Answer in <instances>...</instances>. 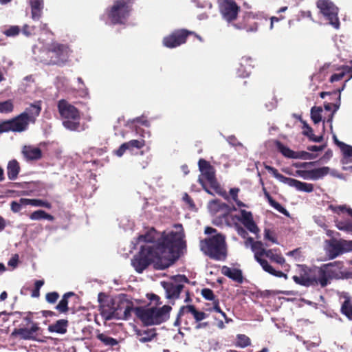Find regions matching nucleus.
<instances>
[{
  "instance_id": "nucleus-10",
  "label": "nucleus",
  "mask_w": 352,
  "mask_h": 352,
  "mask_svg": "<svg viewBox=\"0 0 352 352\" xmlns=\"http://www.w3.org/2000/svg\"><path fill=\"white\" fill-rule=\"evenodd\" d=\"M251 249L254 253L255 260L260 264L265 272L276 277L287 278L286 274L281 271L276 270L266 259L263 258L267 250L264 248L263 243L261 241H256L252 244Z\"/></svg>"
},
{
  "instance_id": "nucleus-2",
  "label": "nucleus",
  "mask_w": 352,
  "mask_h": 352,
  "mask_svg": "<svg viewBox=\"0 0 352 352\" xmlns=\"http://www.w3.org/2000/svg\"><path fill=\"white\" fill-rule=\"evenodd\" d=\"M296 274L292 279L295 283L304 287H316L325 284L326 280L321 273L320 267H309L306 265H297Z\"/></svg>"
},
{
  "instance_id": "nucleus-19",
  "label": "nucleus",
  "mask_w": 352,
  "mask_h": 352,
  "mask_svg": "<svg viewBox=\"0 0 352 352\" xmlns=\"http://www.w3.org/2000/svg\"><path fill=\"white\" fill-rule=\"evenodd\" d=\"M114 312L118 318L115 320H127L131 316V313H135V308L132 301L126 298H119L118 300L114 299Z\"/></svg>"
},
{
  "instance_id": "nucleus-22",
  "label": "nucleus",
  "mask_w": 352,
  "mask_h": 352,
  "mask_svg": "<svg viewBox=\"0 0 352 352\" xmlns=\"http://www.w3.org/2000/svg\"><path fill=\"white\" fill-rule=\"evenodd\" d=\"M330 168L323 166L311 170H298L296 173L304 179L318 180L329 173Z\"/></svg>"
},
{
  "instance_id": "nucleus-48",
  "label": "nucleus",
  "mask_w": 352,
  "mask_h": 352,
  "mask_svg": "<svg viewBox=\"0 0 352 352\" xmlns=\"http://www.w3.org/2000/svg\"><path fill=\"white\" fill-rule=\"evenodd\" d=\"M14 110V104L12 100L0 102V113H9Z\"/></svg>"
},
{
  "instance_id": "nucleus-4",
  "label": "nucleus",
  "mask_w": 352,
  "mask_h": 352,
  "mask_svg": "<svg viewBox=\"0 0 352 352\" xmlns=\"http://www.w3.org/2000/svg\"><path fill=\"white\" fill-rule=\"evenodd\" d=\"M57 109L62 120L63 126L67 130L72 131H80V111L74 105L65 99L58 101Z\"/></svg>"
},
{
  "instance_id": "nucleus-42",
  "label": "nucleus",
  "mask_w": 352,
  "mask_h": 352,
  "mask_svg": "<svg viewBox=\"0 0 352 352\" xmlns=\"http://www.w3.org/2000/svg\"><path fill=\"white\" fill-rule=\"evenodd\" d=\"M254 60L250 56H243L240 60V66L244 70L245 76H248L251 72V69L254 67Z\"/></svg>"
},
{
  "instance_id": "nucleus-29",
  "label": "nucleus",
  "mask_w": 352,
  "mask_h": 352,
  "mask_svg": "<svg viewBox=\"0 0 352 352\" xmlns=\"http://www.w3.org/2000/svg\"><path fill=\"white\" fill-rule=\"evenodd\" d=\"M69 322L65 319H60L56 321L52 324L48 326V331L50 332H55L60 334H65L67 331Z\"/></svg>"
},
{
  "instance_id": "nucleus-20",
  "label": "nucleus",
  "mask_w": 352,
  "mask_h": 352,
  "mask_svg": "<svg viewBox=\"0 0 352 352\" xmlns=\"http://www.w3.org/2000/svg\"><path fill=\"white\" fill-rule=\"evenodd\" d=\"M343 268L344 264L342 261H334L320 267V270L326 280L325 284H322V287H325L331 279L339 278Z\"/></svg>"
},
{
  "instance_id": "nucleus-45",
  "label": "nucleus",
  "mask_w": 352,
  "mask_h": 352,
  "mask_svg": "<svg viewBox=\"0 0 352 352\" xmlns=\"http://www.w3.org/2000/svg\"><path fill=\"white\" fill-rule=\"evenodd\" d=\"M322 112L321 107L314 106L311 109V118L314 124H318L322 120Z\"/></svg>"
},
{
  "instance_id": "nucleus-30",
  "label": "nucleus",
  "mask_w": 352,
  "mask_h": 352,
  "mask_svg": "<svg viewBox=\"0 0 352 352\" xmlns=\"http://www.w3.org/2000/svg\"><path fill=\"white\" fill-rule=\"evenodd\" d=\"M32 18L34 21L38 20L43 12V0H30Z\"/></svg>"
},
{
  "instance_id": "nucleus-57",
  "label": "nucleus",
  "mask_w": 352,
  "mask_h": 352,
  "mask_svg": "<svg viewBox=\"0 0 352 352\" xmlns=\"http://www.w3.org/2000/svg\"><path fill=\"white\" fill-rule=\"evenodd\" d=\"M346 74V72H341L338 74H333L330 78V82H334L342 80Z\"/></svg>"
},
{
  "instance_id": "nucleus-54",
  "label": "nucleus",
  "mask_w": 352,
  "mask_h": 352,
  "mask_svg": "<svg viewBox=\"0 0 352 352\" xmlns=\"http://www.w3.org/2000/svg\"><path fill=\"white\" fill-rule=\"evenodd\" d=\"M183 201L188 206L190 209L195 208V204L192 199L188 195L187 192H185L182 197Z\"/></svg>"
},
{
  "instance_id": "nucleus-62",
  "label": "nucleus",
  "mask_w": 352,
  "mask_h": 352,
  "mask_svg": "<svg viewBox=\"0 0 352 352\" xmlns=\"http://www.w3.org/2000/svg\"><path fill=\"white\" fill-rule=\"evenodd\" d=\"M324 148V146H316V145H312L307 147V150L309 151L316 152V151H322Z\"/></svg>"
},
{
  "instance_id": "nucleus-39",
  "label": "nucleus",
  "mask_w": 352,
  "mask_h": 352,
  "mask_svg": "<svg viewBox=\"0 0 352 352\" xmlns=\"http://www.w3.org/2000/svg\"><path fill=\"white\" fill-rule=\"evenodd\" d=\"M96 338L107 346L113 347L118 344V341L116 339L109 336L106 333H100L98 331Z\"/></svg>"
},
{
  "instance_id": "nucleus-9",
  "label": "nucleus",
  "mask_w": 352,
  "mask_h": 352,
  "mask_svg": "<svg viewBox=\"0 0 352 352\" xmlns=\"http://www.w3.org/2000/svg\"><path fill=\"white\" fill-rule=\"evenodd\" d=\"M199 170L201 175L208 181L210 187L215 192L221 196L223 199L229 200V195L226 190L221 186L215 176V168L209 162L204 159H199L198 162Z\"/></svg>"
},
{
  "instance_id": "nucleus-63",
  "label": "nucleus",
  "mask_w": 352,
  "mask_h": 352,
  "mask_svg": "<svg viewBox=\"0 0 352 352\" xmlns=\"http://www.w3.org/2000/svg\"><path fill=\"white\" fill-rule=\"evenodd\" d=\"M212 309L217 313L221 312V309L219 306V300L218 298L213 301V307Z\"/></svg>"
},
{
  "instance_id": "nucleus-25",
  "label": "nucleus",
  "mask_w": 352,
  "mask_h": 352,
  "mask_svg": "<svg viewBox=\"0 0 352 352\" xmlns=\"http://www.w3.org/2000/svg\"><path fill=\"white\" fill-rule=\"evenodd\" d=\"M21 153L27 161L38 160L42 158V151L38 147L25 145L22 148Z\"/></svg>"
},
{
  "instance_id": "nucleus-59",
  "label": "nucleus",
  "mask_w": 352,
  "mask_h": 352,
  "mask_svg": "<svg viewBox=\"0 0 352 352\" xmlns=\"http://www.w3.org/2000/svg\"><path fill=\"white\" fill-rule=\"evenodd\" d=\"M18 262L19 255L16 254L9 260L8 265L10 267H12L13 268H15L18 265Z\"/></svg>"
},
{
  "instance_id": "nucleus-26",
  "label": "nucleus",
  "mask_w": 352,
  "mask_h": 352,
  "mask_svg": "<svg viewBox=\"0 0 352 352\" xmlns=\"http://www.w3.org/2000/svg\"><path fill=\"white\" fill-rule=\"evenodd\" d=\"M41 111L40 103L32 104L30 107H27L21 114L25 115L27 121L30 124H34L36 118L39 116Z\"/></svg>"
},
{
  "instance_id": "nucleus-35",
  "label": "nucleus",
  "mask_w": 352,
  "mask_h": 352,
  "mask_svg": "<svg viewBox=\"0 0 352 352\" xmlns=\"http://www.w3.org/2000/svg\"><path fill=\"white\" fill-rule=\"evenodd\" d=\"M137 336L139 337V341L142 343H145L151 341L156 336L155 329H147V330H138L137 331Z\"/></svg>"
},
{
  "instance_id": "nucleus-44",
  "label": "nucleus",
  "mask_w": 352,
  "mask_h": 352,
  "mask_svg": "<svg viewBox=\"0 0 352 352\" xmlns=\"http://www.w3.org/2000/svg\"><path fill=\"white\" fill-rule=\"evenodd\" d=\"M340 312L349 320H352V303L349 298H346L342 302Z\"/></svg>"
},
{
  "instance_id": "nucleus-49",
  "label": "nucleus",
  "mask_w": 352,
  "mask_h": 352,
  "mask_svg": "<svg viewBox=\"0 0 352 352\" xmlns=\"http://www.w3.org/2000/svg\"><path fill=\"white\" fill-rule=\"evenodd\" d=\"M201 296L208 300L214 301L217 298H216L213 291L209 288H204L201 292Z\"/></svg>"
},
{
  "instance_id": "nucleus-23",
  "label": "nucleus",
  "mask_w": 352,
  "mask_h": 352,
  "mask_svg": "<svg viewBox=\"0 0 352 352\" xmlns=\"http://www.w3.org/2000/svg\"><path fill=\"white\" fill-rule=\"evenodd\" d=\"M241 216L237 219L244 227L253 234H257L259 228L254 221L252 213L245 210H240Z\"/></svg>"
},
{
  "instance_id": "nucleus-38",
  "label": "nucleus",
  "mask_w": 352,
  "mask_h": 352,
  "mask_svg": "<svg viewBox=\"0 0 352 352\" xmlns=\"http://www.w3.org/2000/svg\"><path fill=\"white\" fill-rule=\"evenodd\" d=\"M157 231L151 228L144 234H140L137 238V242L154 243L156 240Z\"/></svg>"
},
{
  "instance_id": "nucleus-64",
  "label": "nucleus",
  "mask_w": 352,
  "mask_h": 352,
  "mask_svg": "<svg viewBox=\"0 0 352 352\" xmlns=\"http://www.w3.org/2000/svg\"><path fill=\"white\" fill-rule=\"evenodd\" d=\"M196 325L195 327V329H204L208 327L209 322H196Z\"/></svg>"
},
{
  "instance_id": "nucleus-15",
  "label": "nucleus",
  "mask_w": 352,
  "mask_h": 352,
  "mask_svg": "<svg viewBox=\"0 0 352 352\" xmlns=\"http://www.w3.org/2000/svg\"><path fill=\"white\" fill-rule=\"evenodd\" d=\"M29 124L30 123L27 121L25 115L20 113L10 120L0 123V134L9 131L23 132L28 129Z\"/></svg>"
},
{
  "instance_id": "nucleus-51",
  "label": "nucleus",
  "mask_w": 352,
  "mask_h": 352,
  "mask_svg": "<svg viewBox=\"0 0 352 352\" xmlns=\"http://www.w3.org/2000/svg\"><path fill=\"white\" fill-rule=\"evenodd\" d=\"M44 285V280H38L34 283V289L32 292V297L38 298L40 296V289Z\"/></svg>"
},
{
  "instance_id": "nucleus-3",
  "label": "nucleus",
  "mask_w": 352,
  "mask_h": 352,
  "mask_svg": "<svg viewBox=\"0 0 352 352\" xmlns=\"http://www.w3.org/2000/svg\"><path fill=\"white\" fill-rule=\"evenodd\" d=\"M201 250L210 258L215 261H225L227 257L226 237L222 234L201 240Z\"/></svg>"
},
{
  "instance_id": "nucleus-40",
  "label": "nucleus",
  "mask_w": 352,
  "mask_h": 352,
  "mask_svg": "<svg viewBox=\"0 0 352 352\" xmlns=\"http://www.w3.org/2000/svg\"><path fill=\"white\" fill-rule=\"evenodd\" d=\"M275 146L277 150L285 157L289 159H294L296 151H292L289 147L285 146L279 140H276Z\"/></svg>"
},
{
  "instance_id": "nucleus-16",
  "label": "nucleus",
  "mask_w": 352,
  "mask_h": 352,
  "mask_svg": "<svg viewBox=\"0 0 352 352\" xmlns=\"http://www.w3.org/2000/svg\"><path fill=\"white\" fill-rule=\"evenodd\" d=\"M98 300L100 314L105 321L115 320V318L118 317L116 316V314L115 315L113 298L100 292L98 294Z\"/></svg>"
},
{
  "instance_id": "nucleus-52",
  "label": "nucleus",
  "mask_w": 352,
  "mask_h": 352,
  "mask_svg": "<svg viewBox=\"0 0 352 352\" xmlns=\"http://www.w3.org/2000/svg\"><path fill=\"white\" fill-rule=\"evenodd\" d=\"M59 298V294L56 292L47 293L45 300L48 303L54 304Z\"/></svg>"
},
{
  "instance_id": "nucleus-11",
  "label": "nucleus",
  "mask_w": 352,
  "mask_h": 352,
  "mask_svg": "<svg viewBox=\"0 0 352 352\" xmlns=\"http://www.w3.org/2000/svg\"><path fill=\"white\" fill-rule=\"evenodd\" d=\"M170 282L162 281V286L166 292V297L169 300H176L184 287V283H188L189 279L185 276L178 274L171 277Z\"/></svg>"
},
{
  "instance_id": "nucleus-21",
  "label": "nucleus",
  "mask_w": 352,
  "mask_h": 352,
  "mask_svg": "<svg viewBox=\"0 0 352 352\" xmlns=\"http://www.w3.org/2000/svg\"><path fill=\"white\" fill-rule=\"evenodd\" d=\"M219 9L223 18L228 22L234 21L239 11V7L234 0H223Z\"/></svg>"
},
{
  "instance_id": "nucleus-55",
  "label": "nucleus",
  "mask_w": 352,
  "mask_h": 352,
  "mask_svg": "<svg viewBox=\"0 0 352 352\" xmlns=\"http://www.w3.org/2000/svg\"><path fill=\"white\" fill-rule=\"evenodd\" d=\"M22 206H25L24 204L21 203V199H19V201L17 202L16 201H13L11 202L10 207L11 210L14 212H18L21 210Z\"/></svg>"
},
{
  "instance_id": "nucleus-6",
  "label": "nucleus",
  "mask_w": 352,
  "mask_h": 352,
  "mask_svg": "<svg viewBox=\"0 0 352 352\" xmlns=\"http://www.w3.org/2000/svg\"><path fill=\"white\" fill-rule=\"evenodd\" d=\"M71 50L67 45L52 42L44 49L41 61L48 65H64L69 60Z\"/></svg>"
},
{
  "instance_id": "nucleus-61",
  "label": "nucleus",
  "mask_w": 352,
  "mask_h": 352,
  "mask_svg": "<svg viewBox=\"0 0 352 352\" xmlns=\"http://www.w3.org/2000/svg\"><path fill=\"white\" fill-rule=\"evenodd\" d=\"M198 182L201 185L203 189L209 195H214V194L208 188V187L206 185V183L204 182V179L199 177L198 179Z\"/></svg>"
},
{
  "instance_id": "nucleus-31",
  "label": "nucleus",
  "mask_w": 352,
  "mask_h": 352,
  "mask_svg": "<svg viewBox=\"0 0 352 352\" xmlns=\"http://www.w3.org/2000/svg\"><path fill=\"white\" fill-rule=\"evenodd\" d=\"M333 138L336 144L340 146L343 153V163L352 162V146L338 141L336 135Z\"/></svg>"
},
{
  "instance_id": "nucleus-32",
  "label": "nucleus",
  "mask_w": 352,
  "mask_h": 352,
  "mask_svg": "<svg viewBox=\"0 0 352 352\" xmlns=\"http://www.w3.org/2000/svg\"><path fill=\"white\" fill-rule=\"evenodd\" d=\"M71 297H75L77 298V295L73 292H69L62 297L58 304L56 306V309L61 314H65L69 311L68 307V299Z\"/></svg>"
},
{
  "instance_id": "nucleus-58",
  "label": "nucleus",
  "mask_w": 352,
  "mask_h": 352,
  "mask_svg": "<svg viewBox=\"0 0 352 352\" xmlns=\"http://www.w3.org/2000/svg\"><path fill=\"white\" fill-rule=\"evenodd\" d=\"M127 150L126 144L123 143L114 151V153L118 157H122Z\"/></svg>"
},
{
  "instance_id": "nucleus-34",
  "label": "nucleus",
  "mask_w": 352,
  "mask_h": 352,
  "mask_svg": "<svg viewBox=\"0 0 352 352\" xmlns=\"http://www.w3.org/2000/svg\"><path fill=\"white\" fill-rule=\"evenodd\" d=\"M210 208L216 212L219 210H224L226 213H229L232 210H236V208L233 206L231 208L226 203L221 202L219 199H213L210 201Z\"/></svg>"
},
{
  "instance_id": "nucleus-37",
  "label": "nucleus",
  "mask_w": 352,
  "mask_h": 352,
  "mask_svg": "<svg viewBox=\"0 0 352 352\" xmlns=\"http://www.w3.org/2000/svg\"><path fill=\"white\" fill-rule=\"evenodd\" d=\"M303 123V131L302 134L307 136L309 140L314 142H320L323 140V136H316L314 133L313 129L309 125L305 122L302 121Z\"/></svg>"
},
{
  "instance_id": "nucleus-43",
  "label": "nucleus",
  "mask_w": 352,
  "mask_h": 352,
  "mask_svg": "<svg viewBox=\"0 0 352 352\" xmlns=\"http://www.w3.org/2000/svg\"><path fill=\"white\" fill-rule=\"evenodd\" d=\"M30 218L32 220H41L47 219L52 221L54 220V217L52 214L47 213L45 211L42 210H38L30 214Z\"/></svg>"
},
{
  "instance_id": "nucleus-56",
  "label": "nucleus",
  "mask_w": 352,
  "mask_h": 352,
  "mask_svg": "<svg viewBox=\"0 0 352 352\" xmlns=\"http://www.w3.org/2000/svg\"><path fill=\"white\" fill-rule=\"evenodd\" d=\"M264 238L272 242L273 243L278 244L276 238L273 235V232L270 230H265Z\"/></svg>"
},
{
  "instance_id": "nucleus-24",
  "label": "nucleus",
  "mask_w": 352,
  "mask_h": 352,
  "mask_svg": "<svg viewBox=\"0 0 352 352\" xmlns=\"http://www.w3.org/2000/svg\"><path fill=\"white\" fill-rule=\"evenodd\" d=\"M186 314H191L195 322H201L208 316L205 312L198 310L193 305H183L179 308V316Z\"/></svg>"
},
{
  "instance_id": "nucleus-41",
  "label": "nucleus",
  "mask_w": 352,
  "mask_h": 352,
  "mask_svg": "<svg viewBox=\"0 0 352 352\" xmlns=\"http://www.w3.org/2000/svg\"><path fill=\"white\" fill-rule=\"evenodd\" d=\"M265 197L267 199L270 205L281 214L289 216V212L278 202L276 201L270 195L269 192H265Z\"/></svg>"
},
{
  "instance_id": "nucleus-60",
  "label": "nucleus",
  "mask_w": 352,
  "mask_h": 352,
  "mask_svg": "<svg viewBox=\"0 0 352 352\" xmlns=\"http://www.w3.org/2000/svg\"><path fill=\"white\" fill-rule=\"evenodd\" d=\"M239 190H240L238 188H232L230 190V195L231 196L234 201L238 199V193Z\"/></svg>"
},
{
  "instance_id": "nucleus-50",
  "label": "nucleus",
  "mask_w": 352,
  "mask_h": 352,
  "mask_svg": "<svg viewBox=\"0 0 352 352\" xmlns=\"http://www.w3.org/2000/svg\"><path fill=\"white\" fill-rule=\"evenodd\" d=\"M20 32V28L17 25L10 26L8 29L3 32L7 36H16Z\"/></svg>"
},
{
  "instance_id": "nucleus-13",
  "label": "nucleus",
  "mask_w": 352,
  "mask_h": 352,
  "mask_svg": "<svg viewBox=\"0 0 352 352\" xmlns=\"http://www.w3.org/2000/svg\"><path fill=\"white\" fill-rule=\"evenodd\" d=\"M265 168L271 173L273 176L278 179L280 182L287 184L290 186L294 187L296 190L302 192H311L314 190V185L312 184H308L300 182L296 179L291 177H287L282 174L279 173L278 170L274 167L269 166L265 163L263 164Z\"/></svg>"
},
{
  "instance_id": "nucleus-8",
  "label": "nucleus",
  "mask_w": 352,
  "mask_h": 352,
  "mask_svg": "<svg viewBox=\"0 0 352 352\" xmlns=\"http://www.w3.org/2000/svg\"><path fill=\"white\" fill-rule=\"evenodd\" d=\"M133 0H116L107 10V14L113 25L124 24L132 10Z\"/></svg>"
},
{
  "instance_id": "nucleus-14",
  "label": "nucleus",
  "mask_w": 352,
  "mask_h": 352,
  "mask_svg": "<svg viewBox=\"0 0 352 352\" xmlns=\"http://www.w3.org/2000/svg\"><path fill=\"white\" fill-rule=\"evenodd\" d=\"M328 209L338 215L346 213L351 219L344 218V217L341 219H336L335 223L338 230L347 233H352V209L347 208L346 205L334 206L332 204L329 206Z\"/></svg>"
},
{
  "instance_id": "nucleus-33",
  "label": "nucleus",
  "mask_w": 352,
  "mask_h": 352,
  "mask_svg": "<svg viewBox=\"0 0 352 352\" xmlns=\"http://www.w3.org/2000/svg\"><path fill=\"white\" fill-rule=\"evenodd\" d=\"M21 167L16 160H10L7 166V175L10 180H14L17 178Z\"/></svg>"
},
{
  "instance_id": "nucleus-53",
  "label": "nucleus",
  "mask_w": 352,
  "mask_h": 352,
  "mask_svg": "<svg viewBox=\"0 0 352 352\" xmlns=\"http://www.w3.org/2000/svg\"><path fill=\"white\" fill-rule=\"evenodd\" d=\"M313 158L314 155L311 153H309L307 151H298L295 153L294 159L310 160Z\"/></svg>"
},
{
  "instance_id": "nucleus-12",
  "label": "nucleus",
  "mask_w": 352,
  "mask_h": 352,
  "mask_svg": "<svg viewBox=\"0 0 352 352\" xmlns=\"http://www.w3.org/2000/svg\"><path fill=\"white\" fill-rule=\"evenodd\" d=\"M325 251L329 259L352 252V241L332 238L325 241Z\"/></svg>"
},
{
  "instance_id": "nucleus-17",
  "label": "nucleus",
  "mask_w": 352,
  "mask_h": 352,
  "mask_svg": "<svg viewBox=\"0 0 352 352\" xmlns=\"http://www.w3.org/2000/svg\"><path fill=\"white\" fill-rule=\"evenodd\" d=\"M317 7L331 25L336 29L339 28L340 21L338 17V8L333 2L329 0H318L317 1Z\"/></svg>"
},
{
  "instance_id": "nucleus-27",
  "label": "nucleus",
  "mask_w": 352,
  "mask_h": 352,
  "mask_svg": "<svg viewBox=\"0 0 352 352\" xmlns=\"http://www.w3.org/2000/svg\"><path fill=\"white\" fill-rule=\"evenodd\" d=\"M221 273L229 278L236 281L238 283H243V276L242 271L237 268H230L228 266H223Z\"/></svg>"
},
{
  "instance_id": "nucleus-5",
  "label": "nucleus",
  "mask_w": 352,
  "mask_h": 352,
  "mask_svg": "<svg viewBox=\"0 0 352 352\" xmlns=\"http://www.w3.org/2000/svg\"><path fill=\"white\" fill-rule=\"evenodd\" d=\"M171 310L172 307L166 305L160 308L136 307L135 314L145 325L160 324L169 319Z\"/></svg>"
},
{
  "instance_id": "nucleus-1",
  "label": "nucleus",
  "mask_w": 352,
  "mask_h": 352,
  "mask_svg": "<svg viewBox=\"0 0 352 352\" xmlns=\"http://www.w3.org/2000/svg\"><path fill=\"white\" fill-rule=\"evenodd\" d=\"M182 232H163L153 245H142L131 259V265L141 274L152 263L157 270H165L172 265L179 257L186 247Z\"/></svg>"
},
{
  "instance_id": "nucleus-28",
  "label": "nucleus",
  "mask_w": 352,
  "mask_h": 352,
  "mask_svg": "<svg viewBox=\"0 0 352 352\" xmlns=\"http://www.w3.org/2000/svg\"><path fill=\"white\" fill-rule=\"evenodd\" d=\"M278 249H269L265 256L271 261L281 265L283 267H289V265L285 263V258L281 254H277Z\"/></svg>"
},
{
  "instance_id": "nucleus-18",
  "label": "nucleus",
  "mask_w": 352,
  "mask_h": 352,
  "mask_svg": "<svg viewBox=\"0 0 352 352\" xmlns=\"http://www.w3.org/2000/svg\"><path fill=\"white\" fill-rule=\"evenodd\" d=\"M192 34L193 32L186 29L176 30L164 38L163 44L168 48H175L185 43L187 38Z\"/></svg>"
},
{
  "instance_id": "nucleus-36",
  "label": "nucleus",
  "mask_w": 352,
  "mask_h": 352,
  "mask_svg": "<svg viewBox=\"0 0 352 352\" xmlns=\"http://www.w3.org/2000/svg\"><path fill=\"white\" fill-rule=\"evenodd\" d=\"M21 201L25 206L31 205L36 207H44L48 209L52 208V204L50 202L42 199L21 198Z\"/></svg>"
},
{
  "instance_id": "nucleus-47",
  "label": "nucleus",
  "mask_w": 352,
  "mask_h": 352,
  "mask_svg": "<svg viewBox=\"0 0 352 352\" xmlns=\"http://www.w3.org/2000/svg\"><path fill=\"white\" fill-rule=\"evenodd\" d=\"M124 143L126 144V147L129 151H133L135 148L140 149L145 146V140L143 139L132 140Z\"/></svg>"
},
{
  "instance_id": "nucleus-7",
  "label": "nucleus",
  "mask_w": 352,
  "mask_h": 352,
  "mask_svg": "<svg viewBox=\"0 0 352 352\" xmlns=\"http://www.w3.org/2000/svg\"><path fill=\"white\" fill-rule=\"evenodd\" d=\"M24 314L25 316L23 320L27 322V324H31L30 327L16 328L12 332L11 336L19 337L23 340L43 342L39 338L42 335L43 329L38 322L33 321V312L28 311Z\"/></svg>"
},
{
  "instance_id": "nucleus-46",
  "label": "nucleus",
  "mask_w": 352,
  "mask_h": 352,
  "mask_svg": "<svg viewBox=\"0 0 352 352\" xmlns=\"http://www.w3.org/2000/svg\"><path fill=\"white\" fill-rule=\"evenodd\" d=\"M250 345H251V340L248 336L245 334H238L236 336V346L245 348Z\"/></svg>"
}]
</instances>
